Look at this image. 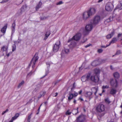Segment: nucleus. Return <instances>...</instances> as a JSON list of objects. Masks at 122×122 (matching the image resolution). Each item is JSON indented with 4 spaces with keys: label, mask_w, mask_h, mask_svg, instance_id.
<instances>
[{
    "label": "nucleus",
    "mask_w": 122,
    "mask_h": 122,
    "mask_svg": "<svg viewBox=\"0 0 122 122\" xmlns=\"http://www.w3.org/2000/svg\"><path fill=\"white\" fill-rule=\"evenodd\" d=\"M92 25L91 23L90 24L86 25V26L85 29L84 28H81L80 29V31L85 35H88L92 29Z\"/></svg>",
    "instance_id": "1"
},
{
    "label": "nucleus",
    "mask_w": 122,
    "mask_h": 122,
    "mask_svg": "<svg viewBox=\"0 0 122 122\" xmlns=\"http://www.w3.org/2000/svg\"><path fill=\"white\" fill-rule=\"evenodd\" d=\"M89 81H92L97 84L98 83L99 80V78L94 74L91 75L89 74Z\"/></svg>",
    "instance_id": "2"
},
{
    "label": "nucleus",
    "mask_w": 122,
    "mask_h": 122,
    "mask_svg": "<svg viewBox=\"0 0 122 122\" xmlns=\"http://www.w3.org/2000/svg\"><path fill=\"white\" fill-rule=\"evenodd\" d=\"M105 107L104 105L102 104H99L96 107V110L97 112H103L105 109Z\"/></svg>",
    "instance_id": "3"
},
{
    "label": "nucleus",
    "mask_w": 122,
    "mask_h": 122,
    "mask_svg": "<svg viewBox=\"0 0 122 122\" xmlns=\"http://www.w3.org/2000/svg\"><path fill=\"white\" fill-rule=\"evenodd\" d=\"M96 11V9L94 8H91L89 10L84 12L82 15H94Z\"/></svg>",
    "instance_id": "4"
},
{
    "label": "nucleus",
    "mask_w": 122,
    "mask_h": 122,
    "mask_svg": "<svg viewBox=\"0 0 122 122\" xmlns=\"http://www.w3.org/2000/svg\"><path fill=\"white\" fill-rule=\"evenodd\" d=\"M100 20V17L99 16H96L93 20H91V23L93 25H96L99 22Z\"/></svg>",
    "instance_id": "5"
},
{
    "label": "nucleus",
    "mask_w": 122,
    "mask_h": 122,
    "mask_svg": "<svg viewBox=\"0 0 122 122\" xmlns=\"http://www.w3.org/2000/svg\"><path fill=\"white\" fill-rule=\"evenodd\" d=\"M38 58L39 57L37 56L36 54L32 58L30 64V65L33 64L32 65V68H33L35 67V64L36 62L37 61Z\"/></svg>",
    "instance_id": "6"
},
{
    "label": "nucleus",
    "mask_w": 122,
    "mask_h": 122,
    "mask_svg": "<svg viewBox=\"0 0 122 122\" xmlns=\"http://www.w3.org/2000/svg\"><path fill=\"white\" fill-rule=\"evenodd\" d=\"M60 41H57L54 45L53 47V50L54 52H56L58 50L60 47Z\"/></svg>",
    "instance_id": "7"
},
{
    "label": "nucleus",
    "mask_w": 122,
    "mask_h": 122,
    "mask_svg": "<svg viewBox=\"0 0 122 122\" xmlns=\"http://www.w3.org/2000/svg\"><path fill=\"white\" fill-rule=\"evenodd\" d=\"M86 120L85 116L81 115L77 117L76 121V122H84Z\"/></svg>",
    "instance_id": "8"
},
{
    "label": "nucleus",
    "mask_w": 122,
    "mask_h": 122,
    "mask_svg": "<svg viewBox=\"0 0 122 122\" xmlns=\"http://www.w3.org/2000/svg\"><path fill=\"white\" fill-rule=\"evenodd\" d=\"M113 5L111 2L107 3L105 6V9L107 11H111L113 8Z\"/></svg>",
    "instance_id": "9"
},
{
    "label": "nucleus",
    "mask_w": 122,
    "mask_h": 122,
    "mask_svg": "<svg viewBox=\"0 0 122 122\" xmlns=\"http://www.w3.org/2000/svg\"><path fill=\"white\" fill-rule=\"evenodd\" d=\"M80 33H77L72 37L73 39H74L75 41H78L80 39L81 36V33H82L80 31Z\"/></svg>",
    "instance_id": "10"
},
{
    "label": "nucleus",
    "mask_w": 122,
    "mask_h": 122,
    "mask_svg": "<svg viewBox=\"0 0 122 122\" xmlns=\"http://www.w3.org/2000/svg\"><path fill=\"white\" fill-rule=\"evenodd\" d=\"M110 83L111 86H112L116 87L118 86V82L115 79H111Z\"/></svg>",
    "instance_id": "11"
},
{
    "label": "nucleus",
    "mask_w": 122,
    "mask_h": 122,
    "mask_svg": "<svg viewBox=\"0 0 122 122\" xmlns=\"http://www.w3.org/2000/svg\"><path fill=\"white\" fill-rule=\"evenodd\" d=\"M89 75L88 74L87 75H86L82 76L81 78V79L82 81L83 82L89 81Z\"/></svg>",
    "instance_id": "12"
},
{
    "label": "nucleus",
    "mask_w": 122,
    "mask_h": 122,
    "mask_svg": "<svg viewBox=\"0 0 122 122\" xmlns=\"http://www.w3.org/2000/svg\"><path fill=\"white\" fill-rule=\"evenodd\" d=\"M42 86V84L41 82L37 84L36 86V87L34 90L33 92H36L39 90Z\"/></svg>",
    "instance_id": "13"
},
{
    "label": "nucleus",
    "mask_w": 122,
    "mask_h": 122,
    "mask_svg": "<svg viewBox=\"0 0 122 122\" xmlns=\"http://www.w3.org/2000/svg\"><path fill=\"white\" fill-rule=\"evenodd\" d=\"M71 42V43L70 45L72 46V47H73L74 46L76 45V43L75 42V40L74 39H73V38H72L70 39L68 41V42Z\"/></svg>",
    "instance_id": "14"
},
{
    "label": "nucleus",
    "mask_w": 122,
    "mask_h": 122,
    "mask_svg": "<svg viewBox=\"0 0 122 122\" xmlns=\"http://www.w3.org/2000/svg\"><path fill=\"white\" fill-rule=\"evenodd\" d=\"M26 8L27 5H23L21 8L20 12H19V15H21L22 13L25 10Z\"/></svg>",
    "instance_id": "15"
},
{
    "label": "nucleus",
    "mask_w": 122,
    "mask_h": 122,
    "mask_svg": "<svg viewBox=\"0 0 122 122\" xmlns=\"http://www.w3.org/2000/svg\"><path fill=\"white\" fill-rule=\"evenodd\" d=\"M8 48V45L3 46L1 48V50L2 52L5 51L6 52V54L7 53V51Z\"/></svg>",
    "instance_id": "16"
},
{
    "label": "nucleus",
    "mask_w": 122,
    "mask_h": 122,
    "mask_svg": "<svg viewBox=\"0 0 122 122\" xmlns=\"http://www.w3.org/2000/svg\"><path fill=\"white\" fill-rule=\"evenodd\" d=\"M117 8L119 9L120 10L122 9V0L120 1V3L118 5L116 8L114 10L113 12L114 13Z\"/></svg>",
    "instance_id": "17"
},
{
    "label": "nucleus",
    "mask_w": 122,
    "mask_h": 122,
    "mask_svg": "<svg viewBox=\"0 0 122 122\" xmlns=\"http://www.w3.org/2000/svg\"><path fill=\"white\" fill-rule=\"evenodd\" d=\"M99 64L98 61L95 60L92 62L91 65L93 66H97Z\"/></svg>",
    "instance_id": "18"
},
{
    "label": "nucleus",
    "mask_w": 122,
    "mask_h": 122,
    "mask_svg": "<svg viewBox=\"0 0 122 122\" xmlns=\"http://www.w3.org/2000/svg\"><path fill=\"white\" fill-rule=\"evenodd\" d=\"M92 93L91 92H86L85 94V96L87 97H89L90 99L92 98Z\"/></svg>",
    "instance_id": "19"
},
{
    "label": "nucleus",
    "mask_w": 122,
    "mask_h": 122,
    "mask_svg": "<svg viewBox=\"0 0 122 122\" xmlns=\"http://www.w3.org/2000/svg\"><path fill=\"white\" fill-rule=\"evenodd\" d=\"M7 24H6L5 25V26L3 27L1 29V32L4 33H5L7 27Z\"/></svg>",
    "instance_id": "20"
},
{
    "label": "nucleus",
    "mask_w": 122,
    "mask_h": 122,
    "mask_svg": "<svg viewBox=\"0 0 122 122\" xmlns=\"http://www.w3.org/2000/svg\"><path fill=\"white\" fill-rule=\"evenodd\" d=\"M74 97L73 94L72 93H69L68 96V101L70 102Z\"/></svg>",
    "instance_id": "21"
},
{
    "label": "nucleus",
    "mask_w": 122,
    "mask_h": 122,
    "mask_svg": "<svg viewBox=\"0 0 122 122\" xmlns=\"http://www.w3.org/2000/svg\"><path fill=\"white\" fill-rule=\"evenodd\" d=\"M69 52V50L68 49L65 48L62 51V53L61 54L62 55V54H67Z\"/></svg>",
    "instance_id": "22"
},
{
    "label": "nucleus",
    "mask_w": 122,
    "mask_h": 122,
    "mask_svg": "<svg viewBox=\"0 0 122 122\" xmlns=\"http://www.w3.org/2000/svg\"><path fill=\"white\" fill-rule=\"evenodd\" d=\"M15 21H14L13 23L12 24V32L11 35H13V34L15 32Z\"/></svg>",
    "instance_id": "23"
},
{
    "label": "nucleus",
    "mask_w": 122,
    "mask_h": 122,
    "mask_svg": "<svg viewBox=\"0 0 122 122\" xmlns=\"http://www.w3.org/2000/svg\"><path fill=\"white\" fill-rule=\"evenodd\" d=\"M116 90L115 89L112 88L110 90V93L112 95H114L116 93Z\"/></svg>",
    "instance_id": "24"
},
{
    "label": "nucleus",
    "mask_w": 122,
    "mask_h": 122,
    "mask_svg": "<svg viewBox=\"0 0 122 122\" xmlns=\"http://www.w3.org/2000/svg\"><path fill=\"white\" fill-rule=\"evenodd\" d=\"M42 5V2L41 1H40L38 3V4L37 5L36 7V11L37 10H38L41 7Z\"/></svg>",
    "instance_id": "25"
},
{
    "label": "nucleus",
    "mask_w": 122,
    "mask_h": 122,
    "mask_svg": "<svg viewBox=\"0 0 122 122\" xmlns=\"http://www.w3.org/2000/svg\"><path fill=\"white\" fill-rule=\"evenodd\" d=\"M114 34V31L113 30L110 34L107 35V39H110L113 36Z\"/></svg>",
    "instance_id": "26"
},
{
    "label": "nucleus",
    "mask_w": 122,
    "mask_h": 122,
    "mask_svg": "<svg viewBox=\"0 0 122 122\" xmlns=\"http://www.w3.org/2000/svg\"><path fill=\"white\" fill-rule=\"evenodd\" d=\"M91 90L92 91V92L93 91H95L94 94L95 95H96L97 92L98 90V88L96 87H93L91 89Z\"/></svg>",
    "instance_id": "27"
},
{
    "label": "nucleus",
    "mask_w": 122,
    "mask_h": 122,
    "mask_svg": "<svg viewBox=\"0 0 122 122\" xmlns=\"http://www.w3.org/2000/svg\"><path fill=\"white\" fill-rule=\"evenodd\" d=\"M117 40V39L116 38H113L112 41L110 42L109 44L107 46H109L111 43H115Z\"/></svg>",
    "instance_id": "28"
},
{
    "label": "nucleus",
    "mask_w": 122,
    "mask_h": 122,
    "mask_svg": "<svg viewBox=\"0 0 122 122\" xmlns=\"http://www.w3.org/2000/svg\"><path fill=\"white\" fill-rule=\"evenodd\" d=\"M50 34V32L49 31H47L46 34H45V36L44 39V40H46L47 38L49 36V35Z\"/></svg>",
    "instance_id": "29"
},
{
    "label": "nucleus",
    "mask_w": 122,
    "mask_h": 122,
    "mask_svg": "<svg viewBox=\"0 0 122 122\" xmlns=\"http://www.w3.org/2000/svg\"><path fill=\"white\" fill-rule=\"evenodd\" d=\"M100 70L98 69H96L94 70V72L97 75L100 73Z\"/></svg>",
    "instance_id": "30"
},
{
    "label": "nucleus",
    "mask_w": 122,
    "mask_h": 122,
    "mask_svg": "<svg viewBox=\"0 0 122 122\" xmlns=\"http://www.w3.org/2000/svg\"><path fill=\"white\" fill-rule=\"evenodd\" d=\"M19 113H16L14 117H12L11 119L13 120H14L16 119L17 118L19 117Z\"/></svg>",
    "instance_id": "31"
},
{
    "label": "nucleus",
    "mask_w": 122,
    "mask_h": 122,
    "mask_svg": "<svg viewBox=\"0 0 122 122\" xmlns=\"http://www.w3.org/2000/svg\"><path fill=\"white\" fill-rule=\"evenodd\" d=\"M90 18V16H82L83 19L84 21L89 19Z\"/></svg>",
    "instance_id": "32"
},
{
    "label": "nucleus",
    "mask_w": 122,
    "mask_h": 122,
    "mask_svg": "<svg viewBox=\"0 0 122 122\" xmlns=\"http://www.w3.org/2000/svg\"><path fill=\"white\" fill-rule=\"evenodd\" d=\"M113 17H114L113 16H111L108 19H107L106 20L107 22H109L112 20Z\"/></svg>",
    "instance_id": "33"
},
{
    "label": "nucleus",
    "mask_w": 122,
    "mask_h": 122,
    "mask_svg": "<svg viewBox=\"0 0 122 122\" xmlns=\"http://www.w3.org/2000/svg\"><path fill=\"white\" fill-rule=\"evenodd\" d=\"M114 77L116 78H118L119 77V74L117 72L113 74Z\"/></svg>",
    "instance_id": "34"
},
{
    "label": "nucleus",
    "mask_w": 122,
    "mask_h": 122,
    "mask_svg": "<svg viewBox=\"0 0 122 122\" xmlns=\"http://www.w3.org/2000/svg\"><path fill=\"white\" fill-rule=\"evenodd\" d=\"M106 60L104 59H100L98 60V61L100 62V63H105L106 61Z\"/></svg>",
    "instance_id": "35"
},
{
    "label": "nucleus",
    "mask_w": 122,
    "mask_h": 122,
    "mask_svg": "<svg viewBox=\"0 0 122 122\" xmlns=\"http://www.w3.org/2000/svg\"><path fill=\"white\" fill-rule=\"evenodd\" d=\"M36 70L34 71H31L27 75V76H30Z\"/></svg>",
    "instance_id": "36"
},
{
    "label": "nucleus",
    "mask_w": 122,
    "mask_h": 122,
    "mask_svg": "<svg viewBox=\"0 0 122 122\" xmlns=\"http://www.w3.org/2000/svg\"><path fill=\"white\" fill-rule=\"evenodd\" d=\"M105 101L106 103L108 104H109L110 102L108 98L105 99Z\"/></svg>",
    "instance_id": "37"
},
{
    "label": "nucleus",
    "mask_w": 122,
    "mask_h": 122,
    "mask_svg": "<svg viewBox=\"0 0 122 122\" xmlns=\"http://www.w3.org/2000/svg\"><path fill=\"white\" fill-rule=\"evenodd\" d=\"M48 17V16L46 17L45 16H41L40 17V19L41 20H43L46 19Z\"/></svg>",
    "instance_id": "38"
},
{
    "label": "nucleus",
    "mask_w": 122,
    "mask_h": 122,
    "mask_svg": "<svg viewBox=\"0 0 122 122\" xmlns=\"http://www.w3.org/2000/svg\"><path fill=\"white\" fill-rule=\"evenodd\" d=\"M32 113H31L28 117L27 119V122H30V120L31 117V115Z\"/></svg>",
    "instance_id": "39"
},
{
    "label": "nucleus",
    "mask_w": 122,
    "mask_h": 122,
    "mask_svg": "<svg viewBox=\"0 0 122 122\" xmlns=\"http://www.w3.org/2000/svg\"><path fill=\"white\" fill-rule=\"evenodd\" d=\"M24 83V81H21L19 85L18 86V88L20 87Z\"/></svg>",
    "instance_id": "40"
},
{
    "label": "nucleus",
    "mask_w": 122,
    "mask_h": 122,
    "mask_svg": "<svg viewBox=\"0 0 122 122\" xmlns=\"http://www.w3.org/2000/svg\"><path fill=\"white\" fill-rule=\"evenodd\" d=\"M12 47V51H15L16 49V46L15 44H14L13 45Z\"/></svg>",
    "instance_id": "41"
},
{
    "label": "nucleus",
    "mask_w": 122,
    "mask_h": 122,
    "mask_svg": "<svg viewBox=\"0 0 122 122\" xmlns=\"http://www.w3.org/2000/svg\"><path fill=\"white\" fill-rule=\"evenodd\" d=\"M52 64V63L51 62H46V64L47 66V67H49L50 66V65Z\"/></svg>",
    "instance_id": "42"
},
{
    "label": "nucleus",
    "mask_w": 122,
    "mask_h": 122,
    "mask_svg": "<svg viewBox=\"0 0 122 122\" xmlns=\"http://www.w3.org/2000/svg\"><path fill=\"white\" fill-rule=\"evenodd\" d=\"M63 3V2L62 1H60L57 2L56 4V5H59L62 4Z\"/></svg>",
    "instance_id": "43"
},
{
    "label": "nucleus",
    "mask_w": 122,
    "mask_h": 122,
    "mask_svg": "<svg viewBox=\"0 0 122 122\" xmlns=\"http://www.w3.org/2000/svg\"><path fill=\"white\" fill-rule=\"evenodd\" d=\"M46 93V92H41L40 95H41V96H44Z\"/></svg>",
    "instance_id": "44"
},
{
    "label": "nucleus",
    "mask_w": 122,
    "mask_h": 122,
    "mask_svg": "<svg viewBox=\"0 0 122 122\" xmlns=\"http://www.w3.org/2000/svg\"><path fill=\"white\" fill-rule=\"evenodd\" d=\"M109 88V86H102V89H104L105 88Z\"/></svg>",
    "instance_id": "45"
},
{
    "label": "nucleus",
    "mask_w": 122,
    "mask_h": 122,
    "mask_svg": "<svg viewBox=\"0 0 122 122\" xmlns=\"http://www.w3.org/2000/svg\"><path fill=\"white\" fill-rule=\"evenodd\" d=\"M86 40L87 39H86V38H83L81 42L82 43H83L85 42L86 41Z\"/></svg>",
    "instance_id": "46"
},
{
    "label": "nucleus",
    "mask_w": 122,
    "mask_h": 122,
    "mask_svg": "<svg viewBox=\"0 0 122 122\" xmlns=\"http://www.w3.org/2000/svg\"><path fill=\"white\" fill-rule=\"evenodd\" d=\"M71 112H69V111H67L66 112V115H68L71 114Z\"/></svg>",
    "instance_id": "47"
},
{
    "label": "nucleus",
    "mask_w": 122,
    "mask_h": 122,
    "mask_svg": "<svg viewBox=\"0 0 122 122\" xmlns=\"http://www.w3.org/2000/svg\"><path fill=\"white\" fill-rule=\"evenodd\" d=\"M105 113L104 112H103L101 114L99 115V116L100 117H102L105 114Z\"/></svg>",
    "instance_id": "48"
},
{
    "label": "nucleus",
    "mask_w": 122,
    "mask_h": 122,
    "mask_svg": "<svg viewBox=\"0 0 122 122\" xmlns=\"http://www.w3.org/2000/svg\"><path fill=\"white\" fill-rule=\"evenodd\" d=\"M103 51V50L102 49H99L97 50V52L99 53H101Z\"/></svg>",
    "instance_id": "49"
},
{
    "label": "nucleus",
    "mask_w": 122,
    "mask_h": 122,
    "mask_svg": "<svg viewBox=\"0 0 122 122\" xmlns=\"http://www.w3.org/2000/svg\"><path fill=\"white\" fill-rule=\"evenodd\" d=\"M9 111L8 109H7L5 111L3 112L2 113V115H4L5 113L8 112Z\"/></svg>",
    "instance_id": "50"
},
{
    "label": "nucleus",
    "mask_w": 122,
    "mask_h": 122,
    "mask_svg": "<svg viewBox=\"0 0 122 122\" xmlns=\"http://www.w3.org/2000/svg\"><path fill=\"white\" fill-rule=\"evenodd\" d=\"M121 52L120 51V50H118L117 51L116 54H115V55H119L121 54Z\"/></svg>",
    "instance_id": "51"
},
{
    "label": "nucleus",
    "mask_w": 122,
    "mask_h": 122,
    "mask_svg": "<svg viewBox=\"0 0 122 122\" xmlns=\"http://www.w3.org/2000/svg\"><path fill=\"white\" fill-rule=\"evenodd\" d=\"M78 108L77 107V108L76 109H74L73 110V112H77V113H78Z\"/></svg>",
    "instance_id": "52"
},
{
    "label": "nucleus",
    "mask_w": 122,
    "mask_h": 122,
    "mask_svg": "<svg viewBox=\"0 0 122 122\" xmlns=\"http://www.w3.org/2000/svg\"><path fill=\"white\" fill-rule=\"evenodd\" d=\"M32 99H30V100H29V101H28L26 103V105H27L28 104V103H31L32 102Z\"/></svg>",
    "instance_id": "53"
},
{
    "label": "nucleus",
    "mask_w": 122,
    "mask_h": 122,
    "mask_svg": "<svg viewBox=\"0 0 122 122\" xmlns=\"http://www.w3.org/2000/svg\"><path fill=\"white\" fill-rule=\"evenodd\" d=\"M12 52H10L9 53L7 54V53H6V54L7 56L8 57L10 55H11L12 54Z\"/></svg>",
    "instance_id": "54"
},
{
    "label": "nucleus",
    "mask_w": 122,
    "mask_h": 122,
    "mask_svg": "<svg viewBox=\"0 0 122 122\" xmlns=\"http://www.w3.org/2000/svg\"><path fill=\"white\" fill-rule=\"evenodd\" d=\"M8 0H3L2 2H1L0 3H2L6 2Z\"/></svg>",
    "instance_id": "55"
},
{
    "label": "nucleus",
    "mask_w": 122,
    "mask_h": 122,
    "mask_svg": "<svg viewBox=\"0 0 122 122\" xmlns=\"http://www.w3.org/2000/svg\"><path fill=\"white\" fill-rule=\"evenodd\" d=\"M78 95V93H77L75 92L73 94L74 97H76Z\"/></svg>",
    "instance_id": "56"
},
{
    "label": "nucleus",
    "mask_w": 122,
    "mask_h": 122,
    "mask_svg": "<svg viewBox=\"0 0 122 122\" xmlns=\"http://www.w3.org/2000/svg\"><path fill=\"white\" fill-rule=\"evenodd\" d=\"M52 54H51L50 53H47L46 54V56H49L50 57L52 56Z\"/></svg>",
    "instance_id": "57"
},
{
    "label": "nucleus",
    "mask_w": 122,
    "mask_h": 122,
    "mask_svg": "<svg viewBox=\"0 0 122 122\" xmlns=\"http://www.w3.org/2000/svg\"><path fill=\"white\" fill-rule=\"evenodd\" d=\"M49 71L48 70L46 71V74L45 76H44V77L45 76H46L47 74L49 73Z\"/></svg>",
    "instance_id": "58"
},
{
    "label": "nucleus",
    "mask_w": 122,
    "mask_h": 122,
    "mask_svg": "<svg viewBox=\"0 0 122 122\" xmlns=\"http://www.w3.org/2000/svg\"><path fill=\"white\" fill-rule=\"evenodd\" d=\"M41 105L40 107H39L38 109V110H37V111H38V112L37 113H36V114H38V113L39 112V110H40V107L41 106Z\"/></svg>",
    "instance_id": "59"
},
{
    "label": "nucleus",
    "mask_w": 122,
    "mask_h": 122,
    "mask_svg": "<svg viewBox=\"0 0 122 122\" xmlns=\"http://www.w3.org/2000/svg\"><path fill=\"white\" fill-rule=\"evenodd\" d=\"M82 92V90H80V91L79 92V94L80 95L81 94Z\"/></svg>",
    "instance_id": "60"
},
{
    "label": "nucleus",
    "mask_w": 122,
    "mask_h": 122,
    "mask_svg": "<svg viewBox=\"0 0 122 122\" xmlns=\"http://www.w3.org/2000/svg\"><path fill=\"white\" fill-rule=\"evenodd\" d=\"M55 94H56L55 95L53 96L54 97H56L58 95V93L57 92H56L55 93Z\"/></svg>",
    "instance_id": "61"
},
{
    "label": "nucleus",
    "mask_w": 122,
    "mask_h": 122,
    "mask_svg": "<svg viewBox=\"0 0 122 122\" xmlns=\"http://www.w3.org/2000/svg\"><path fill=\"white\" fill-rule=\"evenodd\" d=\"M75 83H74L73 84V87H72V88H71V90H72V89H74L75 88V87L74 86V85H75Z\"/></svg>",
    "instance_id": "62"
},
{
    "label": "nucleus",
    "mask_w": 122,
    "mask_h": 122,
    "mask_svg": "<svg viewBox=\"0 0 122 122\" xmlns=\"http://www.w3.org/2000/svg\"><path fill=\"white\" fill-rule=\"evenodd\" d=\"M73 114L76 115L77 113V112H73Z\"/></svg>",
    "instance_id": "63"
},
{
    "label": "nucleus",
    "mask_w": 122,
    "mask_h": 122,
    "mask_svg": "<svg viewBox=\"0 0 122 122\" xmlns=\"http://www.w3.org/2000/svg\"><path fill=\"white\" fill-rule=\"evenodd\" d=\"M90 45H91V44H89V45H86V46H85V47H86V48L87 47H89V46H90Z\"/></svg>",
    "instance_id": "64"
}]
</instances>
